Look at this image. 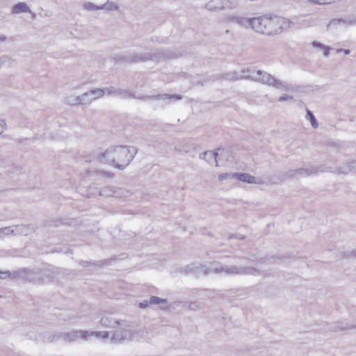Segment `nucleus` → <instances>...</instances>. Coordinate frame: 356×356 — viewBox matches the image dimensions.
I'll use <instances>...</instances> for the list:
<instances>
[{
	"mask_svg": "<svg viewBox=\"0 0 356 356\" xmlns=\"http://www.w3.org/2000/svg\"><path fill=\"white\" fill-rule=\"evenodd\" d=\"M137 152V149L133 146L111 147L104 152L98 154L97 159L101 163H108L122 170L129 165Z\"/></svg>",
	"mask_w": 356,
	"mask_h": 356,
	"instance_id": "1",
	"label": "nucleus"
},
{
	"mask_svg": "<svg viewBox=\"0 0 356 356\" xmlns=\"http://www.w3.org/2000/svg\"><path fill=\"white\" fill-rule=\"evenodd\" d=\"M225 79L229 80H234L238 79H245L253 81L259 82L263 84L272 86L277 89H282L284 90H289V87L288 84L284 83L280 79H277L270 74L262 71V70H254L248 69L246 70H241V74L240 76H237L236 73L227 74L225 76Z\"/></svg>",
	"mask_w": 356,
	"mask_h": 356,
	"instance_id": "2",
	"label": "nucleus"
},
{
	"mask_svg": "<svg viewBox=\"0 0 356 356\" xmlns=\"http://www.w3.org/2000/svg\"><path fill=\"white\" fill-rule=\"evenodd\" d=\"M175 56L167 50H156L152 53H133L116 55L114 57L115 62L119 63H136L147 60L159 61L165 58H173Z\"/></svg>",
	"mask_w": 356,
	"mask_h": 356,
	"instance_id": "3",
	"label": "nucleus"
},
{
	"mask_svg": "<svg viewBox=\"0 0 356 356\" xmlns=\"http://www.w3.org/2000/svg\"><path fill=\"white\" fill-rule=\"evenodd\" d=\"M120 329L115 330L111 337L113 343H122L131 340H140L144 337L143 330L131 329L128 322V326L124 327L119 326Z\"/></svg>",
	"mask_w": 356,
	"mask_h": 356,
	"instance_id": "4",
	"label": "nucleus"
},
{
	"mask_svg": "<svg viewBox=\"0 0 356 356\" xmlns=\"http://www.w3.org/2000/svg\"><path fill=\"white\" fill-rule=\"evenodd\" d=\"M293 24L291 20L280 16H268L267 35H273L282 33Z\"/></svg>",
	"mask_w": 356,
	"mask_h": 356,
	"instance_id": "5",
	"label": "nucleus"
},
{
	"mask_svg": "<svg viewBox=\"0 0 356 356\" xmlns=\"http://www.w3.org/2000/svg\"><path fill=\"white\" fill-rule=\"evenodd\" d=\"M22 278L29 281H37L38 278L31 268H19L18 270H0V279Z\"/></svg>",
	"mask_w": 356,
	"mask_h": 356,
	"instance_id": "6",
	"label": "nucleus"
},
{
	"mask_svg": "<svg viewBox=\"0 0 356 356\" xmlns=\"http://www.w3.org/2000/svg\"><path fill=\"white\" fill-rule=\"evenodd\" d=\"M86 334H88V330H71L67 332H60L57 339H62L66 342H74L78 339H82L86 341Z\"/></svg>",
	"mask_w": 356,
	"mask_h": 356,
	"instance_id": "7",
	"label": "nucleus"
},
{
	"mask_svg": "<svg viewBox=\"0 0 356 356\" xmlns=\"http://www.w3.org/2000/svg\"><path fill=\"white\" fill-rule=\"evenodd\" d=\"M238 6V1L229 2V1L224 2L222 0H211L205 6L206 8L211 11H217L226 8H236Z\"/></svg>",
	"mask_w": 356,
	"mask_h": 356,
	"instance_id": "8",
	"label": "nucleus"
},
{
	"mask_svg": "<svg viewBox=\"0 0 356 356\" xmlns=\"http://www.w3.org/2000/svg\"><path fill=\"white\" fill-rule=\"evenodd\" d=\"M268 16L252 18L251 28L256 32L267 35Z\"/></svg>",
	"mask_w": 356,
	"mask_h": 356,
	"instance_id": "9",
	"label": "nucleus"
},
{
	"mask_svg": "<svg viewBox=\"0 0 356 356\" xmlns=\"http://www.w3.org/2000/svg\"><path fill=\"white\" fill-rule=\"evenodd\" d=\"M319 171L323 172V170H319L317 167H312L308 168H298L296 170H290L286 172V176L287 177H295L297 176H310L317 175Z\"/></svg>",
	"mask_w": 356,
	"mask_h": 356,
	"instance_id": "10",
	"label": "nucleus"
},
{
	"mask_svg": "<svg viewBox=\"0 0 356 356\" xmlns=\"http://www.w3.org/2000/svg\"><path fill=\"white\" fill-rule=\"evenodd\" d=\"M99 323L102 327L108 328L115 327V325L123 326L124 327L128 326V321L115 319L112 316L108 314L103 316Z\"/></svg>",
	"mask_w": 356,
	"mask_h": 356,
	"instance_id": "11",
	"label": "nucleus"
},
{
	"mask_svg": "<svg viewBox=\"0 0 356 356\" xmlns=\"http://www.w3.org/2000/svg\"><path fill=\"white\" fill-rule=\"evenodd\" d=\"M213 270V273L220 274H252L255 275L257 273L256 268H212Z\"/></svg>",
	"mask_w": 356,
	"mask_h": 356,
	"instance_id": "12",
	"label": "nucleus"
},
{
	"mask_svg": "<svg viewBox=\"0 0 356 356\" xmlns=\"http://www.w3.org/2000/svg\"><path fill=\"white\" fill-rule=\"evenodd\" d=\"M235 179L249 184H264V181L261 178L256 177L246 172H235Z\"/></svg>",
	"mask_w": 356,
	"mask_h": 356,
	"instance_id": "13",
	"label": "nucleus"
},
{
	"mask_svg": "<svg viewBox=\"0 0 356 356\" xmlns=\"http://www.w3.org/2000/svg\"><path fill=\"white\" fill-rule=\"evenodd\" d=\"M105 90H106V94L108 95L118 96V97H122L124 98L135 97V96L127 90H124V89H122V88H116L113 86L105 88Z\"/></svg>",
	"mask_w": 356,
	"mask_h": 356,
	"instance_id": "14",
	"label": "nucleus"
},
{
	"mask_svg": "<svg viewBox=\"0 0 356 356\" xmlns=\"http://www.w3.org/2000/svg\"><path fill=\"white\" fill-rule=\"evenodd\" d=\"M27 229L26 226L24 225H16L15 229L13 227H6L0 228V234L9 235V234H26L24 229Z\"/></svg>",
	"mask_w": 356,
	"mask_h": 356,
	"instance_id": "15",
	"label": "nucleus"
},
{
	"mask_svg": "<svg viewBox=\"0 0 356 356\" xmlns=\"http://www.w3.org/2000/svg\"><path fill=\"white\" fill-rule=\"evenodd\" d=\"M86 94H82L80 96L70 95L65 97V102L69 105H78L86 104Z\"/></svg>",
	"mask_w": 356,
	"mask_h": 356,
	"instance_id": "16",
	"label": "nucleus"
},
{
	"mask_svg": "<svg viewBox=\"0 0 356 356\" xmlns=\"http://www.w3.org/2000/svg\"><path fill=\"white\" fill-rule=\"evenodd\" d=\"M143 100H159V99H181L182 96L180 95H147L140 97Z\"/></svg>",
	"mask_w": 356,
	"mask_h": 356,
	"instance_id": "17",
	"label": "nucleus"
},
{
	"mask_svg": "<svg viewBox=\"0 0 356 356\" xmlns=\"http://www.w3.org/2000/svg\"><path fill=\"white\" fill-rule=\"evenodd\" d=\"M84 94H86V96H93L91 97L90 99L86 100V104H90L92 101L95 100L96 99L102 97L106 94V90L104 88H95L92 90H90V91L84 92Z\"/></svg>",
	"mask_w": 356,
	"mask_h": 356,
	"instance_id": "18",
	"label": "nucleus"
},
{
	"mask_svg": "<svg viewBox=\"0 0 356 356\" xmlns=\"http://www.w3.org/2000/svg\"><path fill=\"white\" fill-rule=\"evenodd\" d=\"M116 258H110L108 259L94 263L83 261L80 263V265L83 266V267H88L89 266H111L115 264V261H116Z\"/></svg>",
	"mask_w": 356,
	"mask_h": 356,
	"instance_id": "19",
	"label": "nucleus"
},
{
	"mask_svg": "<svg viewBox=\"0 0 356 356\" xmlns=\"http://www.w3.org/2000/svg\"><path fill=\"white\" fill-rule=\"evenodd\" d=\"M12 12L15 14H19L22 13H31V10L24 2H19L12 8Z\"/></svg>",
	"mask_w": 356,
	"mask_h": 356,
	"instance_id": "20",
	"label": "nucleus"
},
{
	"mask_svg": "<svg viewBox=\"0 0 356 356\" xmlns=\"http://www.w3.org/2000/svg\"><path fill=\"white\" fill-rule=\"evenodd\" d=\"M131 193L126 189L122 188H114V194L113 197H119V198H127L131 195Z\"/></svg>",
	"mask_w": 356,
	"mask_h": 356,
	"instance_id": "21",
	"label": "nucleus"
},
{
	"mask_svg": "<svg viewBox=\"0 0 356 356\" xmlns=\"http://www.w3.org/2000/svg\"><path fill=\"white\" fill-rule=\"evenodd\" d=\"M91 337H99V338H102V339H108L110 337V332L108 331L96 332V331H88V334H86V340H88V339Z\"/></svg>",
	"mask_w": 356,
	"mask_h": 356,
	"instance_id": "22",
	"label": "nucleus"
},
{
	"mask_svg": "<svg viewBox=\"0 0 356 356\" xmlns=\"http://www.w3.org/2000/svg\"><path fill=\"white\" fill-rule=\"evenodd\" d=\"M251 20L252 19L239 16L238 19H236V24L247 29L251 26Z\"/></svg>",
	"mask_w": 356,
	"mask_h": 356,
	"instance_id": "23",
	"label": "nucleus"
},
{
	"mask_svg": "<svg viewBox=\"0 0 356 356\" xmlns=\"http://www.w3.org/2000/svg\"><path fill=\"white\" fill-rule=\"evenodd\" d=\"M114 187L106 186L102 188L99 191V195L105 197H113L114 194Z\"/></svg>",
	"mask_w": 356,
	"mask_h": 356,
	"instance_id": "24",
	"label": "nucleus"
},
{
	"mask_svg": "<svg viewBox=\"0 0 356 356\" xmlns=\"http://www.w3.org/2000/svg\"><path fill=\"white\" fill-rule=\"evenodd\" d=\"M312 46L314 47L323 49V55L325 57H328L329 56L330 49V48L329 47L325 46V45L323 44L322 43L316 42V41H314L312 42Z\"/></svg>",
	"mask_w": 356,
	"mask_h": 356,
	"instance_id": "25",
	"label": "nucleus"
},
{
	"mask_svg": "<svg viewBox=\"0 0 356 356\" xmlns=\"http://www.w3.org/2000/svg\"><path fill=\"white\" fill-rule=\"evenodd\" d=\"M101 10H118L119 8L118 6L113 2H106V3L101 6Z\"/></svg>",
	"mask_w": 356,
	"mask_h": 356,
	"instance_id": "26",
	"label": "nucleus"
},
{
	"mask_svg": "<svg viewBox=\"0 0 356 356\" xmlns=\"http://www.w3.org/2000/svg\"><path fill=\"white\" fill-rule=\"evenodd\" d=\"M285 257H267V258H265V261H266V264H277V265H280L281 264L280 262H278L277 261L278 260H282V259H284Z\"/></svg>",
	"mask_w": 356,
	"mask_h": 356,
	"instance_id": "27",
	"label": "nucleus"
},
{
	"mask_svg": "<svg viewBox=\"0 0 356 356\" xmlns=\"http://www.w3.org/2000/svg\"><path fill=\"white\" fill-rule=\"evenodd\" d=\"M168 302L167 299H163L156 296H152L149 299L150 305H159L161 303L166 304Z\"/></svg>",
	"mask_w": 356,
	"mask_h": 356,
	"instance_id": "28",
	"label": "nucleus"
},
{
	"mask_svg": "<svg viewBox=\"0 0 356 356\" xmlns=\"http://www.w3.org/2000/svg\"><path fill=\"white\" fill-rule=\"evenodd\" d=\"M202 307V304L198 301L191 302L188 305V309L193 311L200 310Z\"/></svg>",
	"mask_w": 356,
	"mask_h": 356,
	"instance_id": "29",
	"label": "nucleus"
},
{
	"mask_svg": "<svg viewBox=\"0 0 356 356\" xmlns=\"http://www.w3.org/2000/svg\"><path fill=\"white\" fill-rule=\"evenodd\" d=\"M307 115H308V117L309 118V120H310V122H311V124H312V127L317 128L318 124V122H317L316 119L315 118V116L312 113V112L310 111L309 110H307Z\"/></svg>",
	"mask_w": 356,
	"mask_h": 356,
	"instance_id": "30",
	"label": "nucleus"
},
{
	"mask_svg": "<svg viewBox=\"0 0 356 356\" xmlns=\"http://www.w3.org/2000/svg\"><path fill=\"white\" fill-rule=\"evenodd\" d=\"M235 172L234 173H222L218 175V179L222 181L224 179H235Z\"/></svg>",
	"mask_w": 356,
	"mask_h": 356,
	"instance_id": "31",
	"label": "nucleus"
},
{
	"mask_svg": "<svg viewBox=\"0 0 356 356\" xmlns=\"http://www.w3.org/2000/svg\"><path fill=\"white\" fill-rule=\"evenodd\" d=\"M239 16L229 15L224 17V21L227 23H236V19H238Z\"/></svg>",
	"mask_w": 356,
	"mask_h": 356,
	"instance_id": "32",
	"label": "nucleus"
},
{
	"mask_svg": "<svg viewBox=\"0 0 356 356\" xmlns=\"http://www.w3.org/2000/svg\"><path fill=\"white\" fill-rule=\"evenodd\" d=\"M84 8L88 10H101V6H96L90 2L86 3L84 4Z\"/></svg>",
	"mask_w": 356,
	"mask_h": 356,
	"instance_id": "33",
	"label": "nucleus"
},
{
	"mask_svg": "<svg viewBox=\"0 0 356 356\" xmlns=\"http://www.w3.org/2000/svg\"><path fill=\"white\" fill-rule=\"evenodd\" d=\"M98 174L101 175L103 177H112L113 174L110 172H107V171H99L98 172Z\"/></svg>",
	"mask_w": 356,
	"mask_h": 356,
	"instance_id": "34",
	"label": "nucleus"
},
{
	"mask_svg": "<svg viewBox=\"0 0 356 356\" xmlns=\"http://www.w3.org/2000/svg\"><path fill=\"white\" fill-rule=\"evenodd\" d=\"M6 129V123L5 120H1L0 122V134H3V131Z\"/></svg>",
	"mask_w": 356,
	"mask_h": 356,
	"instance_id": "35",
	"label": "nucleus"
},
{
	"mask_svg": "<svg viewBox=\"0 0 356 356\" xmlns=\"http://www.w3.org/2000/svg\"><path fill=\"white\" fill-rule=\"evenodd\" d=\"M355 327V326H343V327H337L334 328V330H351V329H354Z\"/></svg>",
	"mask_w": 356,
	"mask_h": 356,
	"instance_id": "36",
	"label": "nucleus"
},
{
	"mask_svg": "<svg viewBox=\"0 0 356 356\" xmlns=\"http://www.w3.org/2000/svg\"><path fill=\"white\" fill-rule=\"evenodd\" d=\"M289 99H293L292 96H289L288 95H284L279 98V102H284Z\"/></svg>",
	"mask_w": 356,
	"mask_h": 356,
	"instance_id": "37",
	"label": "nucleus"
},
{
	"mask_svg": "<svg viewBox=\"0 0 356 356\" xmlns=\"http://www.w3.org/2000/svg\"><path fill=\"white\" fill-rule=\"evenodd\" d=\"M223 149H218V152H215V153H213V152H210V154L214 156V159H215V161H216V165H218V161H217V156L219 154V152H220L221 151H222Z\"/></svg>",
	"mask_w": 356,
	"mask_h": 356,
	"instance_id": "38",
	"label": "nucleus"
},
{
	"mask_svg": "<svg viewBox=\"0 0 356 356\" xmlns=\"http://www.w3.org/2000/svg\"><path fill=\"white\" fill-rule=\"evenodd\" d=\"M150 305L149 300H144L140 303V308H146Z\"/></svg>",
	"mask_w": 356,
	"mask_h": 356,
	"instance_id": "39",
	"label": "nucleus"
},
{
	"mask_svg": "<svg viewBox=\"0 0 356 356\" xmlns=\"http://www.w3.org/2000/svg\"><path fill=\"white\" fill-rule=\"evenodd\" d=\"M9 60V58L6 56H2V57H0V67L5 64L6 62H8Z\"/></svg>",
	"mask_w": 356,
	"mask_h": 356,
	"instance_id": "40",
	"label": "nucleus"
},
{
	"mask_svg": "<svg viewBox=\"0 0 356 356\" xmlns=\"http://www.w3.org/2000/svg\"><path fill=\"white\" fill-rule=\"evenodd\" d=\"M343 51L345 53V54H350V50L349 49H338L337 50V52H341V51Z\"/></svg>",
	"mask_w": 356,
	"mask_h": 356,
	"instance_id": "41",
	"label": "nucleus"
},
{
	"mask_svg": "<svg viewBox=\"0 0 356 356\" xmlns=\"http://www.w3.org/2000/svg\"><path fill=\"white\" fill-rule=\"evenodd\" d=\"M354 24H356V19H351V20L348 21V24L349 25Z\"/></svg>",
	"mask_w": 356,
	"mask_h": 356,
	"instance_id": "42",
	"label": "nucleus"
},
{
	"mask_svg": "<svg viewBox=\"0 0 356 356\" xmlns=\"http://www.w3.org/2000/svg\"><path fill=\"white\" fill-rule=\"evenodd\" d=\"M355 254H356L355 253V252H354V251H352V252L350 253V254L346 255V257H348V258H350L351 257L355 256Z\"/></svg>",
	"mask_w": 356,
	"mask_h": 356,
	"instance_id": "43",
	"label": "nucleus"
},
{
	"mask_svg": "<svg viewBox=\"0 0 356 356\" xmlns=\"http://www.w3.org/2000/svg\"><path fill=\"white\" fill-rule=\"evenodd\" d=\"M337 22L339 24H340L341 22H343H343H345V21H344V20H343V19H337V20H334V21H333L332 22Z\"/></svg>",
	"mask_w": 356,
	"mask_h": 356,
	"instance_id": "44",
	"label": "nucleus"
},
{
	"mask_svg": "<svg viewBox=\"0 0 356 356\" xmlns=\"http://www.w3.org/2000/svg\"><path fill=\"white\" fill-rule=\"evenodd\" d=\"M209 272L207 270H204L203 271V274H204V275H207V274H209Z\"/></svg>",
	"mask_w": 356,
	"mask_h": 356,
	"instance_id": "45",
	"label": "nucleus"
},
{
	"mask_svg": "<svg viewBox=\"0 0 356 356\" xmlns=\"http://www.w3.org/2000/svg\"><path fill=\"white\" fill-rule=\"evenodd\" d=\"M351 164L354 165L353 167L356 166V162L355 161L352 162Z\"/></svg>",
	"mask_w": 356,
	"mask_h": 356,
	"instance_id": "46",
	"label": "nucleus"
},
{
	"mask_svg": "<svg viewBox=\"0 0 356 356\" xmlns=\"http://www.w3.org/2000/svg\"><path fill=\"white\" fill-rule=\"evenodd\" d=\"M91 97H92V96H88V97H86V99H90Z\"/></svg>",
	"mask_w": 356,
	"mask_h": 356,
	"instance_id": "47",
	"label": "nucleus"
},
{
	"mask_svg": "<svg viewBox=\"0 0 356 356\" xmlns=\"http://www.w3.org/2000/svg\"><path fill=\"white\" fill-rule=\"evenodd\" d=\"M0 40H5V37L0 38Z\"/></svg>",
	"mask_w": 356,
	"mask_h": 356,
	"instance_id": "48",
	"label": "nucleus"
},
{
	"mask_svg": "<svg viewBox=\"0 0 356 356\" xmlns=\"http://www.w3.org/2000/svg\"><path fill=\"white\" fill-rule=\"evenodd\" d=\"M229 33V30H227L226 33Z\"/></svg>",
	"mask_w": 356,
	"mask_h": 356,
	"instance_id": "49",
	"label": "nucleus"
}]
</instances>
